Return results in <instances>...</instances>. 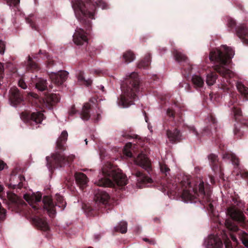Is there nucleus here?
Returning a JSON list of instances; mask_svg holds the SVG:
<instances>
[{"mask_svg": "<svg viewBox=\"0 0 248 248\" xmlns=\"http://www.w3.org/2000/svg\"><path fill=\"white\" fill-rule=\"evenodd\" d=\"M85 141L86 142V144H87V139H85Z\"/></svg>", "mask_w": 248, "mask_h": 248, "instance_id": "64", "label": "nucleus"}, {"mask_svg": "<svg viewBox=\"0 0 248 248\" xmlns=\"http://www.w3.org/2000/svg\"><path fill=\"white\" fill-rule=\"evenodd\" d=\"M9 187L13 188H16V187H20V183H12L9 184Z\"/></svg>", "mask_w": 248, "mask_h": 248, "instance_id": "43", "label": "nucleus"}, {"mask_svg": "<svg viewBox=\"0 0 248 248\" xmlns=\"http://www.w3.org/2000/svg\"><path fill=\"white\" fill-rule=\"evenodd\" d=\"M9 197L10 199H11L12 202H17V197L16 195H15L14 194L10 195L9 196Z\"/></svg>", "mask_w": 248, "mask_h": 248, "instance_id": "45", "label": "nucleus"}, {"mask_svg": "<svg viewBox=\"0 0 248 248\" xmlns=\"http://www.w3.org/2000/svg\"><path fill=\"white\" fill-rule=\"evenodd\" d=\"M75 179L77 183L81 188H83L88 182L87 176L82 173H76L75 174Z\"/></svg>", "mask_w": 248, "mask_h": 248, "instance_id": "18", "label": "nucleus"}, {"mask_svg": "<svg viewBox=\"0 0 248 248\" xmlns=\"http://www.w3.org/2000/svg\"><path fill=\"white\" fill-rule=\"evenodd\" d=\"M126 84L121 87L123 94L118 101L119 107L124 108L133 104L140 91L139 79L137 73L133 72L126 76Z\"/></svg>", "mask_w": 248, "mask_h": 248, "instance_id": "3", "label": "nucleus"}, {"mask_svg": "<svg viewBox=\"0 0 248 248\" xmlns=\"http://www.w3.org/2000/svg\"><path fill=\"white\" fill-rule=\"evenodd\" d=\"M160 168L161 171L166 175H167V173L170 170V169L165 164L160 165Z\"/></svg>", "mask_w": 248, "mask_h": 248, "instance_id": "39", "label": "nucleus"}, {"mask_svg": "<svg viewBox=\"0 0 248 248\" xmlns=\"http://www.w3.org/2000/svg\"><path fill=\"white\" fill-rule=\"evenodd\" d=\"M21 118L24 121H29L31 124L34 123L35 124L41 123L44 119V116L42 113L39 111L34 112L31 115L28 114H22Z\"/></svg>", "mask_w": 248, "mask_h": 248, "instance_id": "9", "label": "nucleus"}, {"mask_svg": "<svg viewBox=\"0 0 248 248\" xmlns=\"http://www.w3.org/2000/svg\"><path fill=\"white\" fill-rule=\"evenodd\" d=\"M68 133L66 131H63L56 142V150H58L53 154L49 160L48 157H46L47 162V165L49 169L52 166L59 167L68 163L67 159L63 155L62 151L63 150V146L67 140Z\"/></svg>", "mask_w": 248, "mask_h": 248, "instance_id": "5", "label": "nucleus"}, {"mask_svg": "<svg viewBox=\"0 0 248 248\" xmlns=\"http://www.w3.org/2000/svg\"><path fill=\"white\" fill-rule=\"evenodd\" d=\"M209 158H211L213 161H215L217 159V156L215 155H210Z\"/></svg>", "mask_w": 248, "mask_h": 248, "instance_id": "53", "label": "nucleus"}, {"mask_svg": "<svg viewBox=\"0 0 248 248\" xmlns=\"http://www.w3.org/2000/svg\"><path fill=\"white\" fill-rule=\"evenodd\" d=\"M136 176L139 183H142L146 186H148L147 184L152 182V180L150 177L145 176L140 171H137L136 173Z\"/></svg>", "mask_w": 248, "mask_h": 248, "instance_id": "21", "label": "nucleus"}, {"mask_svg": "<svg viewBox=\"0 0 248 248\" xmlns=\"http://www.w3.org/2000/svg\"><path fill=\"white\" fill-rule=\"evenodd\" d=\"M93 72L94 73H97L98 74V73H100V71L94 70V71H93Z\"/></svg>", "mask_w": 248, "mask_h": 248, "instance_id": "61", "label": "nucleus"}, {"mask_svg": "<svg viewBox=\"0 0 248 248\" xmlns=\"http://www.w3.org/2000/svg\"><path fill=\"white\" fill-rule=\"evenodd\" d=\"M150 56L149 55L146 57L144 61H142L139 63L138 66L139 68H145L149 65L150 64Z\"/></svg>", "mask_w": 248, "mask_h": 248, "instance_id": "36", "label": "nucleus"}, {"mask_svg": "<svg viewBox=\"0 0 248 248\" xmlns=\"http://www.w3.org/2000/svg\"><path fill=\"white\" fill-rule=\"evenodd\" d=\"M3 186L0 184V193L3 191Z\"/></svg>", "mask_w": 248, "mask_h": 248, "instance_id": "58", "label": "nucleus"}, {"mask_svg": "<svg viewBox=\"0 0 248 248\" xmlns=\"http://www.w3.org/2000/svg\"><path fill=\"white\" fill-rule=\"evenodd\" d=\"M192 130L193 131V133H194L195 135H198L197 132L196 131V130H195V128H194V127H193V128H192Z\"/></svg>", "mask_w": 248, "mask_h": 248, "instance_id": "56", "label": "nucleus"}, {"mask_svg": "<svg viewBox=\"0 0 248 248\" xmlns=\"http://www.w3.org/2000/svg\"><path fill=\"white\" fill-rule=\"evenodd\" d=\"M109 199V195L104 191H98L95 195V201L96 202L106 203L108 200Z\"/></svg>", "mask_w": 248, "mask_h": 248, "instance_id": "19", "label": "nucleus"}, {"mask_svg": "<svg viewBox=\"0 0 248 248\" xmlns=\"http://www.w3.org/2000/svg\"><path fill=\"white\" fill-rule=\"evenodd\" d=\"M228 214L230 216L236 221L242 222L244 221V217L243 213L234 207H230L228 209Z\"/></svg>", "mask_w": 248, "mask_h": 248, "instance_id": "16", "label": "nucleus"}, {"mask_svg": "<svg viewBox=\"0 0 248 248\" xmlns=\"http://www.w3.org/2000/svg\"><path fill=\"white\" fill-rule=\"evenodd\" d=\"M207 246L209 248H220L222 247L223 244L218 236L211 235L208 238Z\"/></svg>", "mask_w": 248, "mask_h": 248, "instance_id": "15", "label": "nucleus"}, {"mask_svg": "<svg viewBox=\"0 0 248 248\" xmlns=\"http://www.w3.org/2000/svg\"><path fill=\"white\" fill-rule=\"evenodd\" d=\"M5 50V44L4 43L0 41V54H4Z\"/></svg>", "mask_w": 248, "mask_h": 248, "instance_id": "42", "label": "nucleus"}, {"mask_svg": "<svg viewBox=\"0 0 248 248\" xmlns=\"http://www.w3.org/2000/svg\"><path fill=\"white\" fill-rule=\"evenodd\" d=\"M6 166V164L2 160H0V170H3Z\"/></svg>", "mask_w": 248, "mask_h": 248, "instance_id": "47", "label": "nucleus"}, {"mask_svg": "<svg viewBox=\"0 0 248 248\" xmlns=\"http://www.w3.org/2000/svg\"><path fill=\"white\" fill-rule=\"evenodd\" d=\"M32 81L35 84V88L40 91H44L47 88L46 79L42 78L33 79Z\"/></svg>", "mask_w": 248, "mask_h": 248, "instance_id": "20", "label": "nucleus"}, {"mask_svg": "<svg viewBox=\"0 0 248 248\" xmlns=\"http://www.w3.org/2000/svg\"><path fill=\"white\" fill-rule=\"evenodd\" d=\"M100 117H101V115H100V111H99V112H97V115H96V118H95L94 116L93 115V118L96 121H98L100 119Z\"/></svg>", "mask_w": 248, "mask_h": 248, "instance_id": "50", "label": "nucleus"}, {"mask_svg": "<svg viewBox=\"0 0 248 248\" xmlns=\"http://www.w3.org/2000/svg\"><path fill=\"white\" fill-rule=\"evenodd\" d=\"M91 106L88 103H85L82 108V110L81 113V118L82 120L84 121H87L89 120L90 117L89 114V109L90 108Z\"/></svg>", "mask_w": 248, "mask_h": 248, "instance_id": "23", "label": "nucleus"}, {"mask_svg": "<svg viewBox=\"0 0 248 248\" xmlns=\"http://www.w3.org/2000/svg\"><path fill=\"white\" fill-rule=\"evenodd\" d=\"M243 124H244L245 125H247V126H248V120H245V121L243 122Z\"/></svg>", "mask_w": 248, "mask_h": 248, "instance_id": "57", "label": "nucleus"}, {"mask_svg": "<svg viewBox=\"0 0 248 248\" xmlns=\"http://www.w3.org/2000/svg\"><path fill=\"white\" fill-rule=\"evenodd\" d=\"M24 198L33 208L37 209L38 207L37 206V204L41 201L42 195L39 192L31 195L25 194L24 195Z\"/></svg>", "mask_w": 248, "mask_h": 248, "instance_id": "11", "label": "nucleus"}, {"mask_svg": "<svg viewBox=\"0 0 248 248\" xmlns=\"http://www.w3.org/2000/svg\"><path fill=\"white\" fill-rule=\"evenodd\" d=\"M56 205H54L52 202L51 198L49 196H45L43 199L44 208H46L50 216L55 215L56 207L59 208V211L64 210L66 207V202L63 200V197L60 195H56Z\"/></svg>", "mask_w": 248, "mask_h": 248, "instance_id": "7", "label": "nucleus"}, {"mask_svg": "<svg viewBox=\"0 0 248 248\" xmlns=\"http://www.w3.org/2000/svg\"><path fill=\"white\" fill-rule=\"evenodd\" d=\"M132 144L131 143L129 142L127 143L124 146V154L126 156L131 157H132V153L130 150L131 148Z\"/></svg>", "mask_w": 248, "mask_h": 248, "instance_id": "34", "label": "nucleus"}, {"mask_svg": "<svg viewBox=\"0 0 248 248\" xmlns=\"http://www.w3.org/2000/svg\"><path fill=\"white\" fill-rule=\"evenodd\" d=\"M192 80L193 83L198 87H202L204 84L203 79L199 75H194Z\"/></svg>", "mask_w": 248, "mask_h": 248, "instance_id": "28", "label": "nucleus"}, {"mask_svg": "<svg viewBox=\"0 0 248 248\" xmlns=\"http://www.w3.org/2000/svg\"><path fill=\"white\" fill-rule=\"evenodd\" d=\"M88 38L84 30L77 28L73 35V41L77 45H84L88 43Z\"/></svg>", "mask_w": 248, "mask_h": 248, "instance_id": "8", "label": "nucleus"}, {"mask_svg": "<svg viewBox=\"0 0 248 248\" xmlns=\"http://www.w3.org/2000/svg\"><path fill=\"white\" fill-rule=\"evenodd\" d=\"M34 222L42 230L45 231L48 229L47 223L46 220L42 218H35L34 219Z\"/></svg>", "mask_w": 248, "mask_h": 248, "instance_id": "24", "label": "nucleus"}, {"mask_svg": "<svg viewBox=\"0 0 248 248\" xmlns=\"http://www.w3.org/2000/svg\"><path fill=\"white\" fill-rule=\"evenodd\" d=\"M225 226L229 230L232 231H236L238 230L237 227L234 224L231 220H227L225 221Z\"/></svg>", "mask_w": 248, "mask_h": 248, "instance_id": "33", "label": "nucleus"}, {"mask_svg": "<svg viewBox=\"0 0 248 248\" xmlns=\"http://www.w3.org/2000/svg\"><path fill=\"white\" fill-rule=\"evenodd\" d=\"M237 88L238 91L244 96L247 100H248V88L246 87L242 83H237Z\"/></svg>", "mask_w": 248, "mask_h": 248, "instance_id": "25", "label": "nucleus"}, {"mask_svg": "<svg viewBox=\"0 0 248 248\" xmlns=\"http://www.w3.org/2000/svg\"><path fill=\"white\" fill-rule=\"evenodd\" d=\"M104 87L103 86H101V89L103 91H104Z\"/></svg>", "mask_w": 248, "mask_h": 248, "instance_id": "63", "label": "nucleus"}, {"mask_svg": "<svg viewBox=\"0 0 248 248\" xmlns=\"http://www.w3.org/2000/svg\"><path fill=\"white\" fill-rule=\"evenodd\" d=\"M127 224L125 221H121L119 224L115 227L116 232H120L122 233H125L127 231Z\"/></svg>", "mask_w": 248, "mask_h": 248, "instance_id": "27", "label": "nucleus"}, {"mask_svg": "<svg viewBox=\"0 0 248 248\" xmlns=\"http://www.w3.org/2000/svg\"><path fill=\"white\" fill-rule=\"evenodd\" d=\"M94 238L96 240H97L100 238V235L98 234H95L94 235Z\"/></svg>", "mask_w": 248, "mask_h": 248, "instance_id": "54", "label": "nucleus"}, {"mask_svg": "<svg viewBox=\"0 0 248 248\" xmlns=\"http://www.w3.org/2000/svg\"><path fill=\"white\" fill-rule=\"evenodd\" d=\"M13 179H18L19 180V177H17L16 176H14L13 177Z\"/></svg>", "mask_w": 248, "mask_h": 248, "instance_id": "60", "label": "nucleus"}, {"mask_svg": "<svg viewBox=\"0 0 248 248\" xmlns=\"http://www.w3.org/2000/svg\"><path fill=\"white\" fill-rule=\"evenodd\" d=\"M228 25L230 27H233L235 25V22L232 18H229L228 20Z\"/></svg>", "mask_w": 248, "mask_h": 248, "instance_id": "44", "label": "nucleus"}, {"mask_svg": "<svg viewBox=\"0 0 248 248\" xmlns=\"http://www.w3.org/2000/svg\"><path fill=\"white\" fill-rule=\"evenodd\" d=\"M28 68L31 70H37L38 69V65L31 61V58L29 57V61L28 63Z\"/></svg>", "mask_w": 248, "mask_h": 248, "instance_id": "37", "label": "nucleus"}, {"mask_svg": "<svg viewBox=\"0 0 248 248\" xmlns=\"http://www.w3.org/2000/svg\"><path fill=\"white\" fill-rule=\"evenodd\" d=\"M69 114L70 115H74L76 113V109H75V106H73L71 109H70L69 110Z\"/></svg>", "mask_w": 248, "mask_h": 248, "instance_id": "46", "label": "nucleus"}, {"mask_svg": "<svg viewBox=\"0 0 248 248\" xmlns=\"http://www.w3.org/2000/svg\"><path fill=\"white\" fill-rule=\"evenodd\" d=\"M238 235L243 245L248 248V234L241 231L238 232Z\"/></svg>", "mask_w": 248, "mask_h": 248, "instance_id": "29", "label": "nucleus"}, {"mask_svg": "<svg viewBox=\"0 0 248 248\" xmlns=\"http://www.w3.org/2000/svg\"><path fill=\"white\" fill-rule=\"evenodd\" d=\"M210 180H211V183L212 184L214 183V179H213V177H211V178H210Z\"/></svg>", "mask_w": 248, "mask_h": 248, "instance_id": "59", "label": "nucleus"}, {"mask_svg": "<svg viewBox=\"0 0 248 248\" xmlns=\"http://www.w3.org/2000/svg\"><path fill=\"white\" fill-rule=\"evenodd\" d=\"M216 79V75L213 73H210L207 75L206 82L208 85L211 86L215 83Z\"/></svg>", "mask_w": 248, "mask_h": 248, "instance_id": "31", "label": "nucleus"}, {"mask_svg": "<svg viewBox=\"0 0 248 248\" xmlns=\"http://www.w3.org/2000/svg\"><path fill=\"white\" fill-rule=\"evenodd\" d=\"M97 7L105 9L107 8V5L101 0H98L95 4L91 0H74L72 4L73 9L78 20L82 24L89 25L91 21L95 18Z\"/></svg>", "mask_w": 248, "mask_h": 248, "instance_id": "1", "label": "nucleus"}, {"mask_svg": "<svg viewBox=\"0 0 248 248\" xmlns=\"http://www.w3.org/2000/svg\"><path fill=\"white\" fill-rule=\"evenodd\" d=\"M3 70V65L1 62H0V78L2 77Z\"/></svg>", "mask_w": 248, "mask_h": 248, "instance_id": "51", "label": "nucleus"}, {"mask_svg": "<svg viewBox=\"0 0 248 248\" xmlns=\"http://www.w3.org/2000/svg\"><path fill=\"white\" fill-rule=\"evenodd\" d=\"M237 34L245 45H248V30L246 27H238L237 29Z\"/></svg>", "mask_w": 248, "mask_h": 248, "instance_id": "17", "label": "nucleus"}, {"mask_svg": "<svg viewBox=\"0 0 248 248\" xmlns=\"http://www.w3.org/2000/svg\"><path fill=\"white\" fill-rule=\"evenodd\" d=\"M224 158H228L230 159L232 163L234 165L238 166L239 164V160L238 157L236 156L235 155L232 153H228L223 155Z\"/></svg>", "mask_w": 248, "mask_h": 248, "instance_id": "26", "label": "nucleus"}, {"mask_svg": "<svg viewBox=\"0 0 248 248\" xmlns=\"http://www.w3.org/2000/svg\"><path fill=\"white\" fill-rule=\"evenodd\" d=\"M28 94L31 96H32V97L34 98H37L38 97V96L35 93H31V92H30L28 93Z\"/></svg>", "mask_w": 248, "mask_h": 248, "instance_id": "52", "label": "nucleus"}, {"mask_svg": "<svg viewBox=\"0 0 248 248\" xmlns=\"http://www.w3.org/2000/svg\"><path fill=\"white\" fill-rule=\"evenodd\" d=\"M78 79L79 81L83 82L84 84L89 86L91 84L92 81L91 79L85 80L83 77V73L79 72L78 75Z\"/></svg>", "mask_w": 248, "mask_h": 248, "instance_id": "35", "label": "nucleus"}, {"mask_svg": "<svg viewBox=\"0 0 248 248\" xmlns=\"http://www.w3.org/2000/svg\"><path fill=\"white\" fill-rule=\"evenodd\" d=\"M198 192L202 195L204 194V188L203 181L188 182L186 186V189L182 193V198L184 202H192L198 196Z\"/></svg>", "mask_w": 248, "mask_h": 248, "instance_id": "6", "label": "nucleus"}, {"mask_svg": "<svg viewBox=\"0 0 248 248\" xmlns=\"http://www.w3.org/2000/svg\"><path fill=\"white\" fill-rule=\"evenodd\" d=\"M143 240L146 242H148L149 243H154V241H149L147 238H143Z\"/></svg>", "mask_w": 248, "mask_h": 248, "instance_id": "55", "label": "nucleus"}, {"mask_svg": "<svg viewBox=\"0 0 248 248\" xmlns=\"http://www.w3.org/2000/svg\"><path fill=\"white\" fill-rule=\"evenodd\" d=\"M231 237L232 241H233L234 245H237L238 244V241H237V238L232 234L231 235Z\"/></svg>", "mask_w": 248, "mask_h": 248, "instance_id": "48", "label": "nucleus"}, {"mask_svg": "<svg viewBox=\"0 0 248 248\" xmlns=\"http://www.w3.org/2000/svg\"><path fill=\"white\" fill-rule=\"evenodd\" d=\"M135 163L149 171L151 169V163L147 156L143 154H139L135 159Z\"/></svg>", "mask_w": 248, "mask_h": 248, "instance_id": "13", "label": "nucleus"}, {"mask_svg": "<svg viewBox=\"0 0 248 248\" xmlns=\"http://www.w3.org/2000/svg\"><path fill=\"white\" fill-rule=\"evenodd\" d=\"M18 85L19 87H20L21 88L23 89H26L27 88V85L25 81L22 79H20L18 81Z\"/></svg>", "mask_w": 248, "mask_h": 248, "instance_id": "41", "label": "nucleus"}, {"mask_svg": "<svg viewBox=\"0 0 248 248\" xmlns=\"http://www.w3.org/2000/svg\"><path fill=\"white\" fill-rule=\"evenodd\" d=\"M20 2L19 0H7V3L10 6H17Z\"/></svg>", "mask_w": 248, "mask_h": 248, "instance_id": "40", "label": "nucleus"}, {"mask_svg": "<svg viewBox=\"0 0 248 248\" xmlns=\"http://www.w3.org/2000/svg\"><path fill=\"white\" fill-rule=\"evenodd\" d=\"M173 54L175 60L178 62L185 61L186 59V57L184 54L177 50L174 51Z\"/></svg>", "mask_w": 248, "mask_h": 248, "instance_id": "32", "label": "nucleus"}, {"mask_svg": "<svg viewBox=\"0 0 248 248\" xmlns=\"http://www.w3.org/2000/svg\"><path fill=\"white\" fill-rule=\"evenodd\" d=\"M234 52L232 49L226 45L221 46L211 51L209 59L211 61H215L218 63L216 66V70L224 76L232 77L233 72L228 67L230 60L233 58Z\"/></svg>", "mask_w": 248, "mask_h": 248, "instance_id": "2", "label": "nucleus"}, {"mask_svg": "<svg viewBox=\"0 0 248 248\" xmlns=\"http://www.w3.org/2000/svg\"><path fill=\"white\" fill-rule=\"evenodd\" d=\"M127 179L121 170L110 167H104L94 184L98 186L112 187L115 185L122 186L127 184Z\"/></svg>", "mask_w": 248, "mask_h": 248, "instance_id": "4", "label": "nucleus"}, {"mask_svg": "<svg viewBox=\"0 0 248 248\" xmlns=\"http://www.w3.org/2000/svg\"><path fill=\"white\" fill-rule=\"evenodd\" d=\"M167 135L170 140L171 142L179 140L181 138L179 131L176 129L174 130L173 131H168Z\"/></svg>", "mask_w": 248, "mask_h": 248, "instance_id": "22", "label": "nucleus"}, {"mask_svg": "<svg viewBox=\"0 0 248 248\" xmlns=\"http://www.w3.org/2000/svg\"><path fill=\"white\" fill-rule=\"evenodd\" d=\"M224 244L225 248H235L234 247L236 246L234 245V244L232 245V242L228 238L225 239Z\"/></svg>", "mask_w": 248, "mask_h": 248, "instance_id": "38", "label": "nucleus"}, {"mask_svg": "<svg viewBox=\"0 0 248 248\" xmlns=\"http://www.w3.org/2000/svg\"><path fill=\"white\" fill-rule=\"evenodd\" d=\"M123 58L125 62L128 63L134 60L135 56L131 51H128L124 54Z\"/></svg>", "mask_w": 248, "mask_h": 248, "instance_id": "30", "label": "nucleus"}, {"mask_svg": "<svg viewBox=\"0 0 248 248\" xmlns=\"http://www.w3.org/2000/svg\"><path fill=\"white\" fill-rule=\"evenodd\" d=\"M68 73L66 71H60L58 72H52L50 78L53 83L57 85H62L66 79Z\"/></svg>", "mask_w": 248, "mask_h": 248, "instance_id": "10", "label": "nucleus"}, {"mask_svg": "<svg viewBox=\"0 0 248 248\" xmlns=\"http://www.w3.org/2000/svg\"><path fill=\"white\" fill-rule=\"evenodd\" d=\"M237 111H238V112H237V113H236V114H235V115H236V114L240 115V114H241V111H240V110H237Z\"/></svg>", "mask_w": 248, "mask_h": 248, "instance_id": "62", "label": "nucleus"}, {"mask_svg": "<svg viewBox=\"0 0 248 248\" xmlns=\"http://www.w3.org/2000/svg\"><path fill=\"white\" fill-rule=\"evenodd\" d=\"M26 21L28 23L31 24V25L32 26V28H35V26L33 24V21L31 19H30V18H26Z\"/></svg>", "mask_w": 248, "mask_h": 248, "instance_id": "49", "label": "nucleus"}, {"mask_svg": "<svg viewBox=\"0 0 248 248\" xmlns=\"http://www.w3.org/2000/svg\"><path fill=\"white\" fill-rule=\"evenodd\" d=\"M60 100V97L59 95L56 94H50L46 97L45 100H43L44 104L40 107L43 109L44 106H46V107L50 109L51 107L55 103L59 102Z\"/></svg>", "mask_w": 248, "mask_h": 248, "instance_id": "14", "label": "nucleus"}, {"mask_svg": "<svg viewBox=\"0 0 248 248\" xmlns=\"http://www.w3.org/2000/svg\"><path fill=\"white\" fill-rule=\"evenodd\" d=\"M9 93V99L12 106L16 107L22 102V98L16 87H12L10 89Z\"/></svg>", "mask_w": 248, "mask_h": 248, "instance_id": "12", "label": "nucleus"}]
</instances>
